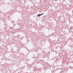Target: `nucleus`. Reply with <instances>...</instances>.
Segmentation results:
<instances>
[{
    "label": "nucleus",
    "mask_w": 73,
    "mask_h": 73,
    "mask_svg": "<svg viewBox=\"0 0 73 73\" xmlns=\"http://www.w3.org/2000/svg\"><path fill=\"white\" fill-rule=\"evenodd\" d=\"M44 15V13H42L40 14H39L38 15V16H41V15Z\"/></svg>",
    "instance_id": "nucleus-1"
}]
</instances>
